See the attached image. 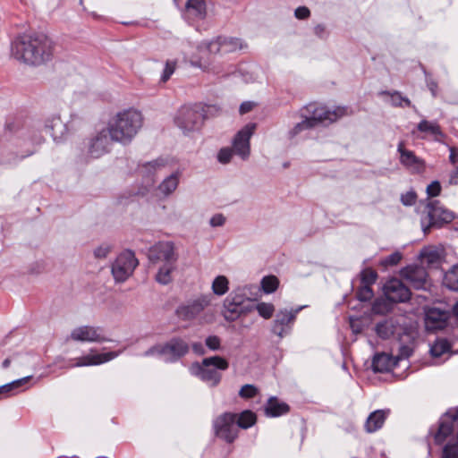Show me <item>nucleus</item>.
<instances>
[{
	"instance_id": "f257e3e1",
	"label": "nucleus",
	"mask_w": 458,
	"mask_h": 458,
	"mask_svg": "<svg viewBox=\"0 0 458 458\" xmlns=\"http://www.w3.org/2000/svg\"><path fill=\"white\" fill-rule=\"evenodd\" d=\"M54 43L44 34H22L11 43V55L28 65L37 66L53 56Z\"/></svg>"
},
{
	"instance_id": "f03ea898",
	"label": "nucleus",
	"mask_w": 458,
	"mask_h": 458,
	"mask_svg": "<svg viewBox=\"0 0 458 458\" xmlns=\"http://www.w3.org/2000/svg\"><path fill=\"white\" fill-rule=\"evenodd\" d=\"M140 112L130 108L117 113L107 124V132L112 141L129 144L142 126Z\"/></svg>"
},
{
	"instance_id": "7ed1b4c3",
	"label": "nucleus",
	"mask_w": 458,
	"mask_h": 458,
	"mask_svg": "<svg viewBox=\"0 0 458 458\" xmlns=\"http://www.w3.org/2000/svg\"><path fill=\"white\" fill-rule=\"evenodd\" d=\"M420 214V225L424 234L429 233L432 227H441L444 224L451 223L454 214L445 208L439 200L427 199L421 201L417 208Z\"/></svg>"
},
{
	"instance_id": "20e7f679",
	"label": "nucleus",
	"mask_w": 458,
	"mask_h": 458,
	"mask_svg": "<svg viewBox=\"0 0 458 458\" xmlns=\"http://www.w3.org/2000/svg\"><path fill=\"white\" fill-rule=\"evenodd\" d=\"M228 368L229 362L225 358L216 355L204 358L200 363H192L190 371L208 386L215 387L222 379L220 371H225Z\"/></svg>"
},
{
	"instance_id": "39448f33",
	"label": "nucleus",
	"mask_w": 458,
	"mask_h": 458,
	"mask_svg": "<svg viewBox=\"0 0 458 458\" xmlns=\"http://www.w3.org/2000/svg\"><path fill=\"white\" fill-rule=\"evenodd\" d=\"M189 344L181 337H173L164 344H156L144 352V356H158L165 362H174L186 355Z\"/></svg>"
},
{
	"instance_id": "423d86ee",
	"label": "nucleus",
	"mask_w": 458,
	"mask_h": 458,
	"mask_svg": "<svg viewBox=\"0 0 458 458\" xmlns=\"http://www.w3.org/2000/svg\"><path fill=\"white\" fill-rule=\"evenodd\" d=\"M345 108L337 107L334 110L319 106L316 103H310L300 110V116L307 118L313 127L319 123L329 124L344 115Z\"/></svg>"
},
{
	"instance_id": "0eeeda50",
	"label": "nucleus",
	"mask_w": 458,
	"mask_h": 458,
	"mask_svg": "<svg viewBox=\"0 0 458 458\" xmlns=\"http://www.w3.org/2000/svg\"><path fill=\"white\" fill-rule=\"evenodd\" d=\"M205 113V108L199 105L182 106L177 111L174 123L183 133H189L201 127Z\"/></svg>"
},
{
	"instance_id": "6e6552de",
	"label": "nucleus",
	"mask_w": 458,
	"mask_h": 458,
	"mask_svg": "<svg viewBox=\"0 0 458 458\" xmlns=\"http://www.w3.org/2000/svg\"><path fill=\"white\" fill-rule=\"evenodd\" d=\"M211 300L212 296L210 294H201L178 305L174 313L182 321H191L197 318L210 305Z\"/></svg>"
},
{
	"instance_id": "1a4fd4ad",
	"label": "nucleus",
	"mask_w": 458,
	"mask_h": 458,
	"mask_svg": "<svg viewBox=\"0 0 458 458\" xmlns=\"http://www.w3.org/2000/svg\"><path fill=\"white\" fill-rule=\"evenodd\" d=\"M139 261L133 251L127 250L118 255L112 265V274L116 282L126 281L133 273Z\"/></svg>"
},
{
	"instance_id": "9d476101",
	"label": "nucleus",
	"mask_w": 458,
	"mask_h": 458,
	"mask_svg": "<svg viewBox=\"0 0 458 458\" xmlns=\"http://www.w3.org/2000/svg\"><path fill=\"white\" fill-rule=\"evenodd\" d=\"M237 413L225 412L213 421L215 435L227 443H233L238 437Z\"/></svg>"
},
{
	"instance_id": "9b49d317",
	"label": "nucleus",
	"mask_w": 458,
	"mask_h": 458,
	"mask_svg": "<svg viewBox=\"0 0 458 458\" xmlns=\"http://www.w3.org/2000/svg\"><path fill=\"white\" fill-rule=\"evenodd\" d=\"M304 308L300 306L294 310H280L273 321L272 333L276 335L280 339L289 335L292 331L293 325L295 321L297 314Z\"/></svg>"
},
{
	"instance_id": "f8f14e48",
	"label": "nucleus",
	"mask_w": 458,
	"mask_h": 458,
	"mask_svg": "<svg viewBox=\"0 0 458 458\" xmlns=\"http://www.w3.org/2000/svg\"><path fill=\"white\" fill-rule=\"evenodd\" d=\"M148 259L153 264L162 262L163 264L176 263L178 256L175 253L173 242H158L151 246L148 254Z\"/></svg>"
},
{
	"instance_id": "ddd939ff",
	"label": "nucleus",
	"mask_w": 458,
	"mask_h": 458,
	"mask_svg": "<svg viewBox=\"0 0 458 458\" xmlns=\"http://www.w3.org/2000/svg\"><path fill=\"white\" fill-rule=\"evenodd\" d=\"M206 49L212 55H225L242 49L245 45L238 38L217 37L205 44Z\"/></svg>"
},
{
	"instance_id": "4468645a",
	"label": "nucleus",
	"mask_w": 458,
	"mask_h": 458,
	"mask_svg": "<svg viewBox=\"0 0 458 458\" xmlns=\"http://www.w3.org/2000/svg\"><path fill=\"white\" fill-rule=\"evenodd\" d=\"M70 337L72 340L77 342L103 343L110 341V339L105 335L102 327L91 326H81L74 328Z\"/></svg>"
},
{
	"instance_id": "2eb2a0df",
	"label": "nucleus",
	"mask_w": 458,
	"mask_h": 458,
	"mask_svg": "<svg viewBox=\"0 0 458 458\" xmlns=\"http://www.w3.org/2000/svg\"><path fill=\"white\" fill-rule=\"evenodd\" d=\"M256 125L249 123L240 130L233 140V148L234 154L240 156L245 160L250 156V140L252 136Z\"/></svg>"
},
{
	"instance_id": "dca6fc26",
	"label": "nucleus",
	"mask_w": 458,
	"mask_h": 458,
	"mask_svg": "<svg viewBox=\"0 0 458 458\" xmlns=\"http://www.w3.org/2000/svg\"><path fill=\"white\" fill-rule=\"evenodd\" d=\"M384 293L391 302H405L411 299L410 289L397 278H392L385 284Z\"/></svg>"
},
{
	"instance_id": "f3484780",
	"label": "nucleus",
	"mask_w": 458,
	"mask_h": 458,
	"mask_svg": "<svg viewBox=\"0 0 458 458\" xmlns=\"http://www.w3.org/2000/svg\"><path fill=\"white\" fill-rule=\"evenodd\" d=\"M400 154V163L411 173L420 174L425 170V162L417 157L413 151L404 148V143L400 141L397 146Z\"/></svg>"
},
{
	"instance_id": "a211bd4d",
	"label": "nucleus",
	"mask_w": 458,
	"mask_h": 458,
	"mask_svg": "<svg viewBox=\"0 0 458 458\" xmlns=\"http://www.w3.org/2000/svg\"><path fill=\"white\" fill-rule=\"evenodd\" d=\"M108 135V132L103 130L91 139L89 146L90 157L98 158L109 151L112 140Z\"/></svg>"
},
{
	"instance_id": "6ab92c4d",
	"label": "nucleus",
	"mask_w": 458,
	"mask_h": 458,
	"mask_svg": "<svg viewBox=\"0 0 458 458\" xmlns=\"http://www.w3.org/2000/svg\"><path fill=\"white\" fill-rule=\"evenodd\" d=\"M119 355L117 352H108L104 353L88 354L76 359V362H71L67 368L95 366L110 361Z\"/></svg>"
},
{
	"instance_id": "aec40b11",
	"label": "nucleus",
	"mask_w": 458,
	"mask_h": 458,
	"mask_svg": "<svg viewBox=\"0 0 458 458\" xmlns=\"http://www.w3.org/2000/svg\"><path fill=\"white\" fill-rule=\"evenodd\" d=\"M403 275L414 289L426 288L428 273L424 267L410 266L403 269Z\"/></svg>"
},
{
	"instance_id": "412c9836",
	"label": "nucleus",
	"mask_w": 458,
	"mask_h": 458,
	"mask_svg": "<svg viewBox=\"0 0 458 458\" xmlns=\"http://www.w3.org/2000/svg\"><path fill=\"white\" fill-rule=\"evenodd\" d=\"M19 136L21 137V139H18L15 144L18 147L26 148L25 150H21L17 153V155H19L20 159H23L27 157L31 156L35 152L34 146L36 144H40L43 140L41 136L36 135V133H33V135H29V133L24 130L19 132Z\"/></svg>"
},
{
	"instance_id": "4be33fe9",
	"label": "nucleus",
	"mask_w": 458,
	"mask_h": 458,
	"mask_svg": "<svg viewBox=\"0 0 458 458\" xmlns=\"http://www.w3.org/2000/svg\"><path fill=\"white\" fill-rule=\"evenodd\" d=\"M45 131L56 141L64 137L67 129L65 123L61 120L60 115L54 114L46 120Z\"/></svg>"
},
{
	"instance_id": "5701e85b",
	"label": "nucleus",
	"mask_w": 458,
	"mask_h": 458,
	"mask_svg": "<svg viewBox=\"0 0 458 458\" xmlns=\"http://www.w3.org/2000/svg\"><path fill=\"white\" fill-rule=\"evenodd\" d=\"M448 315L445 311L437 308H430L426 311L425 320L427 327L429 329L444 328Z\"/></svg>"
},
{
	"instance_id": "b1692460",
	"label": "nucleus",
	"mask_w": 458,
	"mask_h": 458,
	"mask_svg": "<svg viewBox=\"0 0 458 458\" xmlns=\"http://www.w3.org/2000/svg\"><path fill=\"white\" fill-rule=\"evenodd\" d=\"M371 366L375 372H388L397 366V359L385 352L377 353L372 360Z\"/></svg>"
},
{
	"instance_id": "393cba45",
	"label": "nucleus",
	"mask_w": 458,
	"mask_h": 458,
	"mask_svg": "<svg viewBox=\"0 0 458 458\" xmlns=\"http://www.w3.org/2000/svg\"><path fill=\"white\" fill-rule=\"evenodd\" d=\"M167 162L162 157L155 159L150 162L144 163L139 165V172L143 177L148 178V184H153L154 180L153 176L161 171Z\"/></svg>"
},
{
	"instance_id": "a878e982",
	"label": "nucleus",
	"mask_w": 458,
	"mask_h": 458,
	"mask_svg": "<svg viewBox=\"0 0 458 458\" xmlns=\"http://www.w3.org/2000/svg\"><path fill=\"white\" fill-rule=\"evenodd\" d=\"M389 412V410H377L371 412L365 422V430L368 433H373L380 429Z\"/></svg>"
},
{
	"instance_id": "bb28decb",
	"label": "nucleus",
	"mask_w": 458,
	"mask_h": 458,
	"mask_svg": "<svg viewBox=\"0 0 458 458\" xmlns=\"http://www.w3.org/2000/svg\"><path fill=\"white\" fill-rule=\"evenodd\" d=\"M252 308L250 306H242L236 302L229 301L226 299L224 301V310L223 315L225 320L227 321H234L236 320L242 313H246L250 311Z\"/></svg>"
},
{
	"instance_id": "cd10ccee",
	"label": "nucleus",
	"mask_w": 458,
	"mask_h": 458,
	"mask_svg": "<svg viewBox=\"0 0 458 458\" xmlns=\"http://www.w3.org/2000/svg\"><path fill=\"white\" fill-rule=\"evenodd\" d=\"M290 410L286 403L280 402L276 397H270L265 405V413L268 417H279L288 413Z\"/></svg>"
},
{
	"instance_id": "c85d7f7f",
	"label": "nucleus",
	"mask_w": 458,
	"mask_h": 458,
	"mask_svg": "<svg viewBox=\"0 0 458 458\" xmlns=\"http://www.w3.org/2000/svg\"><path fill=\"white\" fill-rule=\"evenodd\" d=\"M417 130L420 132L430 134L434 140L439 142L442 141V139L445 136L437 121H428L426 119H422L418 123Z\"/></svg>"
},
{
	"instance_id": "c756f323",
	"label": "nucleus",
	"mask_w": 458,
	"mask_h": 458,
	"mask_svg": "<svg viewBox=\"0 0 458 458\" xmlns=\"http://www.w3.org/2000/svg\"><path fill=\"white\" fill-rule=\"evenodd\" d=\"M30 376H27L0 386V398L8 397L21 392L23 389L22 387L30 380Z\"/></svg>"
},
{
	"instance_id": "7c9ffc66",
	"label": "nucleus",
	"mask_w": 458,
	"mask_h": 458,
	"mask_svg": "<svg viewBox=\"0 0 458 458\" xmlns=\"http://www.w3.org/2000/svg\"><path fill=\"white\" fill-rule=\"evenodd\" d=\"M186 12L192 17L201 20L206 16V3L204 0H188Z\"/></svg>"
},
{
	"instance_id": "2f4dec72",
	"label": "nucleus",
	"mask_w": 458,
	"mask_h": 458,
	"mask_svg": "<svg viewBox=\"0 0 458 458\" xmlns=\"http://www.w3.org/2000/svg\"><path fill=\"white\" fill-rule=\"evenodd\" d=\"M179 177L180 174L176 172L165 178L158 186L160 192L164 196H168L173 193L178 186Z\"/></svg>"
},
{
	"instance_id": "473e14b6",
	"label": "nucleus",
	"mask_w": 458,
	"mask_h": 458,
	"mask_svg": "<svg viewBox=\"0 0 458 458\" xmlns=\"http://www.w3.org/2000/svg\"><path fill=\"white\" fill-rule=\"evenodd\" d=\"M175 268H176V263L163 264L159 267V269L155 276L156 281L158 284H163V285H166V284H170L173 280L172 273L175 270Z\"/></svg>"
},
{
	"instance_id": "72a5a7b5",
	"label": "nucleus",
	"mask_w": 458,
	"mask_h": 458,
	"mask_svg": "<svg viewBox=\"0 0 458 458\" xmlns=\"http://www.w3.org/2000/svg\"><path fill=\"white\" fill-rule=\"evenodd\" d=\"M444 285L453 292H458V265L450 268L444 276Z\"/></svg>"
},
{
	"instance_id": "f704fd0d",
	"label": "nucleus",
	"mask_w": 458,
	"mask_h": 458,
	"mask_svg": "<svg viewBox=\"0 0 458 458\" xmlns=\"http://www.w3.org/2000/svg\"><path fill=\"white\" fill-rule=\"evenodd\" d=\"M256 414L251 411L246 410L237 414L236 425L237 428H249L256 423Z\"/></svg>"
},
{
	"instance_id": "c9c22d12",
	"label": "nucleus",
	"mask_w": 458,
	"mask_h": 458,
	"mask_svg": "<svg viewBox=\"0 0 458 458\" xmlns=\"http://www.w3.org/2000/svg\"><path fill=\"white\" fill-rule=\"evenodd\" d=\"M248 286L238 287L234 289L227 297L229 301L236 302L242 306H247L246 301H250L247 293L249 292Z\"/></svg>"
},
{
	"instance_id": "e433bc0d",
	"label": "nucleus",
	"mask_w": 458,
	"mask_h": 458,
	"mask_svg": "<svg viewBox=\"0 0 458 458\" xmlns=\"http://www.w3.org/2000/svg\"><path fill=\"white\" fill-rule=\"evenodd\" d=\"M260 286L262 291L266 294L275 293L279 286V280L276 276L269 275L264 276L260 281Z\"/></svg>"
},
{
	"instance_id": "4c0bfd02",
	"label": "nucleus",
	"mask_w": 458,
	"mask_h": 458,
	"mask_svg": "<svg viewBox=\"0 0 458 458\" xmlns=\"http://www.w3.org/2000/svg\"><path fill=\"white\" fill-rule=\"evenodd\" d=\"M451 349L449 342L445 338H437L430 347V353L434 357H440Z\"/></svg>"
},
{
	"instance_id": "58836bf2",
	"label": "nucleus",
	"mask_w": 458,
	"mask_h": 458,
	"mask_svg": "<svg viewBox=\"0 0 458 458\" xmlns=\"http://www.w3.org/2000/svg\"><path fill=\"white\" fill-rule=\"evenodd\" d=\"M229 289V281L225 276H217L212 283V291L214 294L222 296Z\"/></svg>"
},
{
	"instance_id": "ea45409f",
	"label": "nucleus",
	"mask_w": 458,
	"mask_h": 458,
	"mask_svg": "<svg viewBox=\"0 0 458 458\" xmlns=\"http://www.w3.org/2000/svg\"><path fill=\"white\" fill-rule=\"evenodd\" d=\"M382 94L388 95L391 98V104L394 106L404 107V106H411V100L403 96L399 91H383Z\"/></svg>"
},
{
	"instance_id": "a19ab883",
	"label": "nucleus",
	"mask_w": 458,
	"mask_h": 458,
	"mask_svg": "<svg viewBox=\"0 0 458 458\" xmlns=\"http://www.w3.org/2000/svg\"><path fill=\"white\" fill-rule=\"evenodd\" d=\"M190 64L191 66L199 68L203 72H206L208 73H213V74H216V75H219L221 73L220 68L217 65L210 64L207 61H203L201 59H199V60L191 59L190 61Z\"/></svg>"
},
{
	"instance_id": "79ce46f5",
	"label": "nucleus",
	"mask_w": 458,
	"mask_h": 458,
	"mask_svg": "<svg viewBox=\"0 0 458 458\" xmlns=\"http://www.w3.org/2000/svg\"><path fill=\"white\" fill-rule=\"evenodd\" d=\"M376 333L382 339H387L394 334V327L386 320L379 322L376 325Z\"/></svg>"
},
{
	"instance_id": "37998d69",
	"label": "nucleus",
	"mask_w": 458,
	"mask_h": 458,
	"mask_svg": "<svg viewBox=\"0 0 458 458\" xmlns=\"http://www.w3.org/2000/svg\"><path fill=\"white\" fill-rule=\"evenodd\" d=\"M255 310L261 318L269 319L275 312V306L269 302H259L255 306Z\"/></svg>"
},
{
	"instance_id": "c03bdc74",
	"label": "nucleus",
	"mask_w": 458,
	"mask_h": 458,
	"mask_svg": "<svg viewBox=\"0 0 458 458\" xmlns=\"http://www.w3.org/2000/svg\"><path fill=\"white\" fill-rule=\"evenodd\" d=\"M377 278V274L375 270L371 268H366L362 270L360 274V284L362 285H369L371 287L373 284H375Z\"/></svg>"
},
{
	"instance_id": "a18cd8bd",
	"label": "nucleus",
	"mask_w": 458,
	"mask_h": 458,
	"mask_svg": "<svg viewBox=\"0 0 458 458\" xmlns=\"http://www.w3.org/2000/svg\"><path fill=\"white\" fill-rule=\"evenodd\" d=\"M302 120L300 123H297L294 127L289 131V136L291 138L295 137L299 133H301L303 131L310 130L311 128H314L310 122L307 120V118H301Z\"/></svg>"
},
{
	"instance_id": "49530a36",
	"label": "nucleus",
	"mask_w": 458,
	"mask_h": 458,
	"mask_svg": "<svg viewBox=\"0 0 458 458\" xmlns=\"http://www.w3.org/2000/svg\"><path fill=\"white\" fill-rule=\"evenodd\" d=\"M357 298L360 301H369L372 299L374 293L370 286L360 285L356 293Z\"/></svg>"
},
{
	"instance_id": "de8ad7c7",
	"label": "nucleus",
	"mask_w": 458,
	"mask_h": 458,
	"mask_svg": "<svg viewBox=\"0 0 458 458\" xmlns=\"http://www.w3.org/2000/svg\"><path fill=\"white\" fill-rule=\"evenodd\" d=\"M258 392L259 390L254 385L246 384L240 389L239 395L243 399H250L257 395Z\"/></svg>"
},
{
	"instance_id": "09e8293b",
	"label": "nucleus",
	"mask_w": 458,
	"mask_h": 458,
	"mask_svg": "<svg viewBox=\"0 0 458 458\" xmlns=\"http://www.w3.org/2000/svg\"><path fill=\"white\" fill-rule=\"evenodd\" d=\"M175 68H176L175 61H169V60L166 61L165 68L161 74V78H160L161 81L166 82L171 78V76L174 74Z\"/></svg>"
},
{
	"instance_id": "8fccbe9b",
	"label": "nucleus",
	"mask_w": 458,
	"mask_h": 458,
	"mask_svg": "<svg viewBox=\"0 0 458 458\" xmlns=\"http://www.w3.org/2000/svg\"><path fill=\"white\" fill-rule=\"evenodd\" d=\"M443 458H458V443H448L444 447Z\"/></svg>"
},
{
	"instance_id": "3c124183",
	"label": "nucleus",
	"mask_w": 458,
	"mask_h": 458,
	"mask_svg": "<svg viewBox=\"0 0 458 458\" xmlns=\"http://www.w3.org/2000/svg\"><path fill=\"white\" fill-rule=\"evenodd\" d=\"M234 151L230 148H223L217 154V160L221 164H227L231 161Z\"/></svg>"
},
{
	"instance_id": "603ef678",
	"label": "nucleus",
	"mask_w": 458,
	"mask_h": 458,
	"mask_svg": "<svg viewBox=\"0 0 458 458\" xmlns=\"http://www.w3.org/2000/svg\"><path fill=\"white\" fill-rule=\"evenodd\" d=\"M402 259V254L398 251L394 252L387 257H386L381 264L385 267H392L397 265Z\"/></svg>"
},
{
	"instance_id": "864d4df0",
	"label": "nucleus",
	"mask_w": 458,
	"mask_h": 458,
	"mask_svg": "<svg viewBox=\"0 0 458 458\" xmlns=\"http://www.w3.org/2000/svg\"><path fill=\"white\" fill-rule=\"evenodd\" d=\"M413 352V350L411 346L406 344H402L399 347V352L394 359H397V362L401 360L408 359Z\"/></svg>"
},
{
	"instance_id": "5fc2aeb1",
	"label": "nucleus",
	"mask_w": 458,
	"mask_h": 458,
	"mask_svg": "<svg viewBox=\"0 0 458 458\" xmlns=\"http://www.w3.org/2000/svg\"><path fill=\"white\" fill-rule=\"evenodd\" d=\"M441 192V184L438 181H433L427 187V194L429 198L437 197Z\"/></svg>"
},
{
	"instance_id": "6e6d98bb",
	"label": "nucleus",
	"mask_w": 458,
	"mask_h": 458,
	"mask_svg": "<svg viewBox=\"0 0 458 458\" xmlns=\"http://www.w3.org/2000/svg\"><path fill=\"white\" fill-rule=\"evenodd\" d=\"M417 199V195L413 191H407L401 195V202L404 206H412L415 204Z\"/></svg>"
},
{
	"instance_id": "4d7b16f0",
	"label": "nucleus",
	"mask_w": 458,
	"mask_h": 458,
	"mask_svg": "<svg viewBox=\"0 0 458 458\" xmlns=\"http://www.w3.org/2000/svg\"><path fill=\"white\" fill-rule=\"evenodd\" d=\"M421 255L428 264H434L439 260V254L437 250H424Z\"/></svg>"
},
{
	"instance_id": "13d9d810",
	"label": "nucleus",
	"mask_w": 458,
	"mask_h": 458,
	"mask_svg": "<svg viewBox=\"0 0 458 458\" xmlns=\"http://www.w3.org/2000/svg\"><path fill=\"white\" fill-rule=\"evenodd\" d=\"M206 345L212 351H216L220 348V339L216 335H209L206 338Z\"/></svg>"
},
{
	"instance_id": "bf43d9fd",
	"label": "nucleus",
	"mask_w": 458,
	"mask_h": 458,
	"mask_svg": "<svg viewBox=\"0 0 458 458\" xmlns=\"http://www.w3.org/2000/svg\"><path fill=\"white\" fill-rule=\"evenodd\" d=\"M294 15L297 19L304 20L310 17V12L306 6H299L295 9Z\"/></svg>"
},
{
	"instance_id": "052dcab7",
	"label": "nucleus",
	"mask_w": 458,
	"mask_h": 458,
	"mask_svg": "<svg viewBox=\"0 0 458 458\" xmlns=\"http://www.w3.org/2000/svg\"><path fill=\"white\" fill-rule=\"evenodd\" d=\"M225 223V217L222 214H216L209 220V224L212 227L222 226Z\"/></svg>"
},
{
	"instance_id": "680f3d73",
	"label": "nucleus",
	"mask_w": 458,
	"mask_h": 458,
	"mask_svg": "<svg viewBox=\"0 0 458 458\" xmlns=\"http://www.w3.org/2000/svg\"><path fill=\"white\" fill-rule=\"evenodd\" d=\"M110 251L109 246H99L94 250V255L98 259H104Z\"/></svg>"
},
{
	"instance_id": "e2e57ef3",
	"label": "nucleus",
	"mask_w": 458,
	"mask_h": 458,
	"mask_svg": "<svg viewBox=\"0 0 458 458\" xmlns=\"http://www.w3.org/2000/svg\"><path fill=\"white\" fill-rule=\"evenodd\" d=\"M314 33L320 38H324L327 36L326 26L323 24H318L317 26H315Z\"/></svg>"
},
{
	"instance_id": "0e129e2a",
	"label": "nucleus",
	"mask_w": 458,
	"mask_h": 458,
	"mask_svg": "<svg viewBox=\"0 0 458 458\" xmlns=\"http://www.w3.org/2000/svg\"><path fill=\"white\" fill-rule=\"evenodd\" d=\"M427 86L430 90L432 96L435 98L437 95V83L432 79L427 78Z\"/></svg>"
},
{
	"instance_id": "69168bd1",
	"label": "nucleus",
	"mask_w": 458,
	"mask_h": 458,
	"mask_svg": "<svg viewBox=\"0 0 458 458\" xmlns=\"http://www.w3.org/2000/svg\"><path fill=\"white\" fill-rule=\"evenodd\" d=\"M253 107V103L252 102H243L241 104L240 106V108H239V111L241 114H246L248 112H250Z\"/></svg>"
},
{
	"instance_id": "338daca9",
	"label": "nucleus",
	"mask_w": 458,
	"mask_h": 458,
	"mask_svg": "<svg viewBox=\"0 0 458 458\" xmlns=\"http://www.w3.org/2000/svg\"><path fill=\"white\" fill-rule=\"evenodd\" d=\"M448 182L451 185L458 184V167L450 174Z\"/></svg>"
},
{
	"instance_id": "774afa93",
	"label": "nucleus",
	"mask_w": 458,
	"mask_h": 458,
	"mask_svg": "<svg viewBox=\"0 0 458 458\" xmlns=\"http://www.w3.org/2000/svg\"><path fill=\"white\" fill-rule=\"evenodd\" d=\"M192 350L195 353L202 355L204 354V347L201 343H194L192 344Z\"/></svg>"
}]
</instances>
